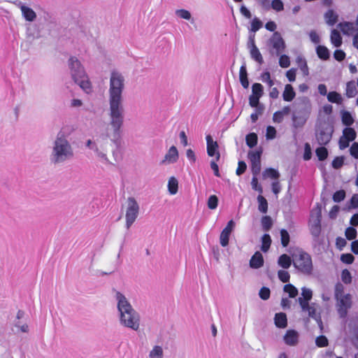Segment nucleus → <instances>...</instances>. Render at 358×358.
<instances>
[{
  "instance_id": "nucleus-1",
  "label": "nucleus",
  "mask_w": 358,
  "mask_h": 358,
  "mask_svg": "<svg viewBox=\"0 0 358 358\" xmlns=\"http://www.w3.org/2000/svg\"><path fill=\"white\" fill-rule=\"evenodd\" d=\"M124 88V77L117 71L110 73L108 90L110 125L113 133L111 141L117 143L120 138V129L124 122V107L122 92Z\"/></svg>"
},
{
  "instance_id": "nucleus-2",
  "label": "nucleus",
  "mask_w": 358,
  "mask_h": 358,
  "mask_svg": "<svg viewBox=\"0 0 358 358\" xmlns=\"http://www.w3.org/2000/svg\"><path fill=\"white\" fill-rule=\"evenodd\" d=\"M113 292L117 302L120 324L124 327L138 331L140 327V315L124 294L115 289Z\"/></svg>"
},
{
  "instance_id": "nucleus-3",
  "label": "nucleus",
  "mask_w": 358,
  "mask_h": 358,
  "mask_svg": "<svg viewBox=\"0 0 358 358\" xmlns=\"http://www.w3.org/2000/svg\"><path fill=\"white\" fill-rule=\"evenodd\" d=\"M73 148L62 132L58 133L52 144L50 160L53 164H60L72 159Z\"/></svg>"
},
{
  "instance_id": "nucleus-4",
  "label": "nucleus",
  "mask_w": 358,
  "mask_h": 358,
  "mask_svg": "<svg viewBox=\"0 0 358 358\" xmlns=\"http://www.w3.org/2000/svg\"><path fill=\"white\" fill-rule=\"evenodd\" d=\"M69 66L72 79L86 93L92 91V85L85 70L80 62L76 57H71L69 59Z\"/></svg>"
},
{
  "instance_id": "nucleus-5",
  "label": "nucleus",
  "mask_w": 358,
  "mask_h": 358,
  "mask_svg": "<svg viewBox=\"0 0 358 358\" xmlns=\"http://www.w3.org/2000/svg\"><path fill=\"white\" fill-rule=\"evenodd\" d=\"M345 287L341 282H337L334 287V299L336 308L339 317L342 319L347 317L348 310L352 306V297L349 293L345 294Z\"/></svg>"
},
{
  "instance_id": "nucleus-6",
  "label": "nucleus",
  "mask_w": 358,
  "mask_h": 358,
  "mask_svg": "<svg viewBox=\"0 0 358 358\" xmlns=\"http://www.w3.org/2000/svg\"><path fill=\"white\" fill-rule=\"evenodd\" d=\"M294 266L301 273L310 275L313 271V264L311 256L303 250L298 249L296 253L293 255Z\"/></svg>"
},
{
  "instance_id": "nucleus-7",
  "label": "nucleus",
  "mask_w": 358,
  "mask_h": 358,
  "mask_svg": "<svg viewBox=\"0 0 358 358\" xmlns=\"http://www.w3.org/2000/svg\"><path fill=\"white\" fill-rule=\"evenodd\" d=\"M334 131V125L328 122L320 123L316 128L315 137L320 145H327L331 140Z\"/></svg>"
},
{
  "instance_id": "nucleus-8",
  "label": "nucleus",
  "mask_w": 358,
  "mask_h": 358,
  "mask_svg": "<svg viewBox=\"0 0 358 358\" xmlns=\"http://www.w3.org/2000/svg\"><path fill=\"white\" fill-rule=\"evenodd\" d=\"M322 211L317 207L310 211L308 227L315 241H317L321 234Z\"/></svg>"
},
{
  "instance_id": "nucleus-9",
  "label": "nucleus",
  "mask_w": 358,
  "mask_h": 358,
  "mask_svg": "<svg viewBox=\"0 0 358 358\" xmlns=\"http://www.w3.org/2000/svg\"><path fill=\"white\" fill-rule=\"evenodd\" d=\"M140 207L134 197L127 199V206L126 209V227L129 229L134 223L139 214Z\"/></svg>"
},
{
  "instance_id": "nucleus-10",
  "label": "nucleus",
  "mask_w": 358,
  "mask_h": 358,
  "mask_svg": "<svg viewBox=\"0 0 358 358\" xmlns=\"http://www.w3.org/2000/svg\"><path fill=\"white\" fill-rule=\"evenodd\" d=\"M268 45L271 48L270 53L276 56L280 55L286 48L285 42L278 31H274L268 41Z\"/></svg>"
},
{
  "instance_id": "nucleus-11",
  "label": "nucleus",
  "mask_w": 358,
  "mask_h": 358,
  "mask_svg": "<svg viewBox=\"0 0 358 358\" xmlns=\"http://www.w3.org/2000/svg\"><path fill=\"white\" fill-rule=\"evenodd\" d=\"M300 306L303 311L308 312V316L314 319L320 328L322 329L323 324L320 313L317 312L316 304L314 303L309 304V303H305L303 301L300 300Z\"/></svg>"
},
{
  "instance_id": "nucleus-12",
  "label": "nucleus",
  "mask_w": 358,
  "mask_h": 358,
  "mask_svg": "<svg viewBox=\"0 0 358 358\" xmlns=\"http://www.w3.org/2000/svg\"><path fill=\"white\" fill-rule=\"evenodd\" d=\"M296 106L294 113L308 118L311 112V103L309 99L307 97L302 98L299 102L296 103Z\"/></svg>"
},
{
  "instance_id": "nucleus-13",
  "label": "nucleus",
  "mask_w": 358,
  "mask_h": 358,
  "mask_svg": "<svg viewBox=\"0 0 358 358\" xmlns=\"http://www.w3.org/2000/svg\"><path fill=\"white\" fill-rule=\"evenodd\" d=\"M262 151H250L248 152V158L251 163V170L253 175H259L261 171Z\"/></svg>"
},
{
  "instance_id": "nucleus-14",
  "label": "nucleus",
  "mask_w": 358,
  "mask_h": 358,
  "mask_svg": "<svg viewBox=\"0 0 358 358\" xmlns=\"http://www.w3.org/2000/svg\"><path fill=\"white\" fill-rule=\"evenodd\" d=\"M235 227V222L231 220L227 222V226L222 231L220 236V243L222 247H226L229 244V236Z\"/></svg>"
},
{
  "instance_id": "nucleus-15",
  "label": "nucleus",
  "mask_w": 358,
  "mask_h": 358,
  "mask_svg": "<svg viewBox=\"0 0 358 358\" xmlns=\"http://www.w3.org/2000/svg\"><path fill=\"white\" fill-rule=\"evenodd\" d=\"M206 143H207V153L210 157H216V161H218L220 158V154L217 150L218 144L216 141L213 140L210 135L206 136Z\"/></svg>"
},
{
  "instance_id": "nucleus-16",
  "label": "nucleus",
  "mask_w": 358,
  "mask_h": 358,
  "mask_svg": "<svg viewBox=\"0 0 358 358\" xmlns=\"http://www.w3.org/2000/svg\"><path fill=\"white\" fill-rule=\"evenodd\" d=\"M358 26L357 24L350 22H343L338 24V27L341 29L344 35L351 36L358 31Z\"/></svg>"
},
{
  "instance_id": "nucleus-17",
  "label": "nucleus",
  "mask_w": 358,
  "mask_h": 358,
  "mask_svg": "<svg viewBox=\"0 0 358 358\" xmlns=\"http://www.w3.org/2000/svg\"><path fill=\"white\" fill-rule=\"evenodd\" d=\"M178 159V152L177 148L171 146L164 156V159L162 161V164H170L176 162Z\"/></svg>"
},
{
  "instance_id": "nucleus-18",
  "label": "nucleus",
  "mask_w": 358,
  "mask_h": 358,
  "mask_svg": "<svg viewBox=\"0 0 358 358\" xmlns=\"http://www.w3.org/2000/svg\"><path fill=\"white\" fill-rule=\"evenodd\" d=\"M285 343L290 346H294L299 341V334L295 330H288L284 336Z\"/></svg>"
},
{
  "instance_id": "nucleus-19",
  "label": "nucleus",
  "mask_w": 358,
  "mask_h": 358,
  "mask_svg": "<svg viewBox=\"0 0 358 358\" xmlns=\"http://www.w3.org/2000/svg\"><path fill=\"white\" fill-rule=\"evenodd\" d=\"M264 258L262 253L257 251L251 257L250 260V266L252 268L257 269L263 266Z\"/></svg>"
},
{
  "instance_id": "nucleus-20",
  "label": "nucleus",
  "mask_w": 358,
  "mask_h": 358,
  "mask_svg": "<svg viewBox=\"0 0 358 358\" xmlns=\"http://www.w3.org/2000/svg\"><path fill=\"white\" fill-rule=\"evenodd\" d=\"M20 10L22 16L27 21L33 22L36 20V14L31 8L22 4L20 6Z\"/></svg>"
},
{
  "instance_id": "nucleus-21",
  "label": "nucleus",
  "mask_w": 358,
  "mask_h": 358,
  "mask_svg": "<svg viewBox=\"0 0 358 358\" xmlns=\"http://www.w3.org/2000/svg\"><path fill=\"white\" fill-rule=\"evenodd\" d=\"M324 17L329 26H334L338 21V15L334 10L329 9L324 13Z\"/></svg>"
},
{
  "instance_id": "nucleus-22",
  "label": "nucleus",
  "mask_w": 358,
  "mask_h": 358,
  "mask_svg": "<svg viewBox=\"0 0 358 358\" xmlns=\"http://www.w3.org/2000/svg\"><path fill=\"white\" fill-rule=\"evenodd\" d=\"M274 322L278 328H285L287 325V315L284 313H278L275 315Z\"/></svg>"
},
{
  "instance_id": "nucleus-23",
  "label": "nucleus",
  "mask_w": 358,
  "mask_h": 358,
  "mask_svg": "<svg viewBox=\"0 0 358 358\" xmlns=\"http://www.w3.org/2000/svg\"><path fill=\"white\" fill-rule=\"evenodd\" d=\"M296 93L293 87L289 84H287L285 86V90L282 93L283 100L288 102L292 101L294 99Z\"/></svg>"
},
{
  "instance_id": "nucleus-24",
  "label": "nucleus",
  "mask_w": 358,
  "mask_h": 358,
  "mask_svg": "<svg viewBox=\"0 0 358 358\" xmlns=\"http://www.w3.org/2000/svg\"><path fill=\"white\" fill-rule=\"evenodd\" d=\"M98 160L106 165L111 164V162L108 159L106 152L103 150H100L99 148H95L94 150Z\"/></svg>"
},
{
  "instance_id": "nucleus-25",
  "label": "nucleus",
  "mask_w": 358,
  "mask_h": 358,
  "mask_svg": "<svg viewBox=\"0 0 358 358\" xmlns=\"http://www.w3.org/2000/svg\"><path fill=\"white\" fill-rule=\"evenodd\" d=\"M239 78L242 86L247 89L249 86V81L248 79V73L245 65H242L240 68Z\"/></svg>"
},
{
  "instance_id": "nucleus-26",
  "label": "nucleus",
  "mask_w": 358,
  "mask_h": 358,
  "mask_svg": "<svg viewBox=\"0 0 358 358\" xmlns=\"http://www.w3.org/2000/svg\"><path fill=\"white\" fill-rule=\"evenodd\" d=\"M357 94L356 85L353 80L349 81L346 84L345 95L348 98L355 97Z\"/></svg>"
},
{
  "instance_id": "nucleus-27",
  "label": "nucleus",
  "mask_w": 358,
  "mask_h": 358,
  "mask_svg": "<svg viewBox=\"0 0 358 358\" xmlns=\"http://www.w3.org/2000/svg\"><path fill=\"white\" fill-rule=\"evenodd\" d=\"M251 58L257 62L259 64L264 63L263 57L257 46L253 47L252 49L249 50Z\"/></svg>"
},
{
  "instance_id": "nucleus-28",
  "label": "nucleus",
  "mask_w": 358,
  "mask_h": 358,
  "mask_svg": "<svg viewBox=\"0 0 358 358\" xmlns=\"http://www.w3.org/2000/svg\"><path fill=\"white\" fill-rule=\"evenodd\" d=\"M308 119V118L303 117V115H299L297 114L293 113L292 121L294 127H302L306 124Z\"/></svg>"
},
{
  "instance_id": "nucleus-29",
  "label": "nucleus",
  "mask_w": 358,
  "mask_h": 358,
  "mask_svg": "<svg viewBox=\"0 0 358 358\" xmlns=\"http://www.w3.org/2000/svg\"><path fill=\"white\" fill-rule=\"evenodd\" d=\"M262 177L264 179L271 178L278 180L280 177L279 172L273 168H267L262 173Z\"/></svg>"
},
{
  "instance_id": "nucleus-30",
  "label": "nucleus",
  "mask_w": 358,
  "mask_h": 358,
  "mask_svg": "<svg viewBox=\"0 0 358 358\" xmlns=\"http://www.w3.org/2000/svg\"><path fill=\"white\" fill-rule=\"evenodd\" d=\"M296 62L303 73L305 76H308L309 74V69L306 59L301 56H298L296 59Z\"/></svg>"
},
{
  "instance_id": "nucleus-31",
  "label": "nucleus",
  "mask_w": 358,
  "mask_h": 358,
  "mask_svg": "<svg viewBox=\"0 0 358 358\" xmlns=\"http://www.w3.org/2000/svg\"><path fill=\"white\" fill-rule=\"evenodd\" d=\"M331 42L336 48L342 45V37L336 29H333L331 32Z\"/></svg>"
},
{
  "instance_id": "nucleus-32",
  "label": "nucleus",
  "mask_w": 358,
  "mask_h": 358,
  "mask_svg": "<svg viewBox=\"0 0 358 358\" xmlns=\"http://www.w3.org/2000/svg\"><path fill=\"white\" fill-rule=\"evenodd\" d=\"M316 53L318 57L322 60H327L329 58V51L324 45H318L316 48Z\"/></svg>"
},
{
  "instance_id": "nucleus-33",
  "label": "nucleus",
  "mask_w": 358,
  "mask_h": 358,
  "mask_svg": "<svg viewBox=\"0 0 358 358\" xmlns=\"http://www.w3.org/2000/svg\"><path fill=\"white\" fill-rule=\"evenodd\" d=\"M278 263L280 266L287 269L290 267L292 259L287 255L284 254L279 257Z\"/></svg>"
},
{
  "instance_id": "nucleus-34",
  "label": "nucleus",
  "mask_w": 358,
  "mask_h": 358,
  "mask_svg": "<svg viewBox=\"0 0 358 358\" xmlns=\"http://www.w3.org/2000/svg\"><path fill=\"white\" fill-rule=\"evenodd\" d=\"M327 100L331 103L341 104L343 102V97L336 92H330L327 94Z\"/></svg>"
},
{
  "instance_id": "nucleus-35",
  "label": "nucleus",
  "mask_w": 358,
  "mask_h": 358,
  "mask_svg": "<svg viewBox=\"0 0 358 358\" xmlns=\"http://www.w3.org/2000/svg\"><path fill=\"white\" fill-rule=\"evenodd\" d=\"M178 182L175 177H171L168 182V189L171 194H176L178 192Z\"/></svg>"
},
{
  "instance_id": "nucleus-36",
  "label": "nucleus",
  "mask_w": 358,
  "mask_h": 358,
  "mask_svg": "<svg viewBox=\"0 0 358 358\" xmlns=\"http://www.w3.org/2000/svg\"><path fill=\"white\" fill-rule=\"evenodd\" d=\"M261 250L264 252H266L271 244V238L269 234H265L262 236Z\"/></svg>"
},
{
  "instance_id": "nucleus-37",
  "label": "nucleus",
  "mask_w": 358,
  "mask_h": 358,
  "mask_svg": "<svg viewBox=\"0 0 358 358\" xmlns=\"http://www.w3.org/2000/svg\"><path fill=\"white\" fill-rule=\"evenodd\" d=\"M258 210L262 213H266L268 210V202L261 194L257 196Z\"/></svg>"
},
{
  "instance_id": "nucleus-38",
  "label": "nucleus",
  "mask_w": 358,
  "mask_h": 358,
  "mask_svg": "<svg viewBox=\"0 0 358 358\" xmlns=\"http://www.w3.org/2000/svg\"><path fill=\"white\" fill-rule=\"evenodd\" d=\"M341 119L343 124L347 127H350L354 122L353 117L350 113L346 110L342 111Z\"/></svg>"
},
{
  "instance_id": "nucleus-39",
  "label": "nucleus",
  "mask_w": 358,
  "mask_h": 358,
  "mask_svg": "<svg viewBox=\"0 0 358 358\" xmlns=\"http://www.w3.org/2000/svg\"><path fill=\"white\" fill-rule=\"evenodd\" d=\"M301 295L302 297H299L298 299L299 303H300V300L303 301L305 303H308V301L312 299L313 292L309 288L303 287L301 289Z\"/></svg>"
},
{
  "instance_id": "nucleus-40",
  "label": "nucleus",
  "mask_w": 358,
  "mask_h": 358,
  "mask_svg": "<svg viewBox=\"0 0 358 358\" xmlns=\"http://www.w3.org/2000/svg\"><path fill=\"white\" fill-rule=\"evenodd\" d=\"M262 229L265 231H268L271 229L273 225V221L270 216H263L261 220Z\"/></svg>"
},
{
  "instance_id": "nucleus-41",
  "label": "nucleus",
  "mask_w": 358,
  "mask_h": 358,
  "mask_svg": "<svg viewBox=\"0 0 358 358\" xmlns=\"http://www.w3.org/2000/svg\"><path fill=\"white\" fill-rule=\"evenodd\" d=\"M163 349L159 345H155L149 353V358H163Z\"/></svg>"
},
{
  "instance_id": "nucleus-42",
  "label": "nucleus",
  "mask_w": 358,
  "mask_h": 358,
  "mask_svg": "<svg viewBox=\"0 0 358 358\" xmlns=\"http://www.w3.org/2000/svg\"><path fill=\"white\" fill-rule=\"evenodd\" d=\"M342 136L350 141H353L356 138L357 134L353 128L348 127L343 130Z\"/></svg>"
},
{
  "instance_id": "nucleus-43",
  "label": "nucleus",
  "mask_w": 358,
  "mask_h": 358,
  "mask_svg": "<svg viewBox=\"0 0 358 358\" xmlns=\"http://www.w3.org/2000/svg\"><path fill=\"white\" fill-rule=\"evenodd\" d=\"M315 154L320 161H324L328 157V150L324 145H322L316 149Z\"/></svg>"
},
{
  "instance_id": "nucleus-44",
  "label": "nucleus",
  "mask_w": 358,
  "mask_h": 358,
  "mask_svg": "<svg viewBox=\"0 0 358 358\" xmlns=\"http://www.w3.org/2000/svg\"><path fill=\"white\" fill-rule=\"evenodd\" d=\"M245 141L247 145L252 148L257 143V135L255 133H250L246 136Z\"/></svg>"
},
{
  "instance_id": "nucleus-45",
  "label": "nucleus",
  "mask_w": 358,
  "mask_h": 358,
  "mask_svg": "<svg viewBox=\"0 0 358 358\" xmlns=\"http://www.w3.org/2000/svg\"><path fill=\"white\" fill-rule=\"evenodd\" d=\"M264 93L263 86L260 83H255L252 86V95L261 97Z\"/></svg>"
},
{
  "instance_id": "nucleus-46",
  "label": "nucleus",
  "mask_w": 358,
  "mask_h": 358,
  "mask_svg": "<svg viewBox=\"0 0 358 358\" xmlns=\"http://www.w3.org/2000/svg\"><path fill=\"white\" fill-rule=\"evenodd\" d=\"M289 234L288 231L286 229H281L280 230V241L281 244L283 247H287L289 243Z\"/></svg>"
},
{
  "instance_id": "nucleus-47",
  "label": "nucleus",
  "mask_w": 358,
  "mask_h": 358,
  "mask_svg": "<svg viewBox=\"0 0 358 358\" xmlns=\"http://www.w3.org/2000/svg\"><path fill=\"white\" fill-rule=\"evenodd\" d=\"M284 291L288 293L291 298H294L298 294L297 289L292 284L285 285L284 286Z\"/></svg>"
},
{
  "instance_id": "nucleus-48",
  "label": "nucleus",
  "mask_w": 358,
  "mask_h": 358,
  "mask_svg": "<svg viewBox=\"0 0 358 358\" xmlns=\"http://www.w3.org/2000/svg\"><path fill=\"white\" fill-rule=\"evenodd\" d=\"M270 6L271 8L276 12H280L284 10V3L281 0H272Z\"/></svg>"
},
{
  "instance_id": "nucleus-49",
  "label": "nucleus",
  "mask_w": 358,
  "mask_h": 358,
  "mask_svg": "<svg viewBox=\"0 0 358 358\" xmlns=\"http://www.w3.org/2000/svg\"><path fill=\"white\" fill-rule=\"evenodd\" d=\"M176 15L181 19L189 20L191 19V13L185 9H178L176 10Z\"/></svg>"
},
{
  "instance_id": "nucleus-50",
  "label": "nucleus",
  "mask_w": 358,
  "mask_h": 358,
  "mask_svg": "<svg viewBox=\"0 0 358 358\" xmlns=\"http://www.w3.org/2000/svg\"><path fill=\"white\" fill-rule=\"evenodd\" d=\"M207 205L209 209L214 210L217 207L218 198L215 195H211L208 199Z\"/></svg>"
},
{
  "instance_id": "nucleus-51",
  "label": "nucleus",
  "mask_w": 358,
  "mask_h": 358,
  "mask_svg": "<svg viewBox=\"0 0 358 358\" xmlns=\"http://www.w3.org/2000/svg\"><path fill=\"white\" fill-rule=\"evenodd\" d=\"M257 175H253V177H252V181H251V185H252V188L254 190L257 191L261 194L263 192V188L261 186V185L259 184L258 179H257Z\"/></svg>"
},
{
  "instance_id": "nucleus-52",
  "label": "nucleus",
  "mask_w": 358,
  "mask_h": 358,
  "mask_svg": "<svg viewBox=\"0 0 358 358\" xmlns=\"http://www.w3.org/2000/svg\"><path fill=\"white\" fill-rule=\"evenodd\" d=\"M279 64L282 68H287L290 65L289 57L286 55H279Z\"/></svg>"
},
{
  "instance_id": "nucleus-53",
  "label": "nucleus",
  "mask_w": 358,
  "mask_h": 358,
  "mask_svg": "<svg viewBox=\"0 0 358 358\" xmlns=\"http://www.w3.org/2000/svg\"><path fill=\"white\" fill-rule=\"evenodd\" d=\"M345 197V192L343 189L336 191L333 194V200L334 202L338 203L344 200Z\"/></svg>"
},
{
  "instance_id": "nucleus-54",
  "label": "nucleus",
  "mask_w": 358,
  "mask_h": 358,
  "mask_svg": "<svg viewBox=\"0 0 358 358\" xmlns=\"http://www.w3.org/2000/svg\"><path fill=\"white\" fill-rule=\"evenodd\" d=\"M278 276L282 282H288L289 281L290 275L289 272L285 270H280L278 272Z\"/></svg>"
},
{
  "instance_id": "nucleus-55",
  "label": "nucleus",
  "mask_w": 358,
  "mask_h": 358,
  "mask_svg": "<svg viewBox=\"0 0 358 358\" xmlns=\"http://www.w3.org/2000/svg\"><path fill=\"white\" fill-rule=\"evenodd\" d=\"M341 279L345 284H350L352 282L350 272L348 269H344L341 273Z\"/></svg>"
},
{
  "instance_id": "nucleus-56",
  "label": "nucleus",
  "mask_w": 358,
  "mask_h": 358,
  "mask_svg": "<svg viewBox=\"0 0 358 358\" xmlns=\"http://www.w3.org/2000/svg\"><path fill=\"white\" fill-rule=\"evenodd\" d=\"M276 136V129L273 126H268L266 128V138L267 140L274 139Z\"/></svg>"
},
{
  "instance_id": "nucleus-57",
  "label": "nucleus",
  "mask_w": 358,
  "mask_h": 358,
  "mask_svg": "<svg viewBox=\"0 0 358 358\" xmlns=\"http://www.w3.org/2000/svg\"><path fill=\"white\" fill-rule=\"evenodd\" d=\"M345 236L348 240H353L357 236V230L353 227H348L345 232Z\"/></svg>"
},
{
  "instance_id": "nucleus-58",
  "label": "nucleus",
  "mask_w": 358,
  "mask_h": 358,
  "mask_svg": "<svg viewBox=\"0 0 358 358\" xmlns=\"http://www.w3.org/2000/svg\"><path fill=\"white\" fill-rule=\"evenodd\" d=\"M315 343L317 347L323 348L328 345V340L324 336H320L316 338Z\"/></svg>"
},
{
  "instance_id": "nucleus-59",
  "label": "nucleus",
  "mask_w": 358,
  "mask_h": 358,
  "mask_svg": "<svg viewBox=\"0 0 358 358\" xmlns=\"http://www.w3.org/2000/svg\"><path fill=\"white\" fill-rule=\"evenodd\" d=\"M262 27V22L257 17H255L251 22L250 30L253 32L257 31Z\"/></svg>"
},
{
  "instance_id": "nucleus-60",
  "label": "nucleus",
  "mask_w": 358,
  "mask_h": 358,
  "mask_svg": "<svg viewBox=\"0 0 358 358\" xmlns=\"http://www.w3.org/2000/svg\"><path fill=\"white\" fill-rule=\"evenodd\" d=\"M312 157V152H311V148L309 143H306L304 145V153L303 158L305 161H308L311 159Z\"/></svg>"
},
{
  "instance_id": "nucleus-61",
  "label": "nucleus",
  "mask_w": 358,
  "mask_h": 358,
  "mask_svg": "<svg viewBox=\"0 0 358 358\" xmlns=\"http://www.w3.org/2000/svg\"><path fill=\"white\" fill-rule=\"evenodd\" d=\"M270 294H271L270 289L268 287H263L259 290V295L262 299L267 300L270 297Z\"/></svg>"
},
{
  "instance_id": "nucleus-62",
  "label": "nucleus",
  "mask_w": 358,
  "mask_h": 358,
  "mask_svg": "<svg viewBox=\"0 0 358 358\" xmlns=\"http://www.w3.org/2000/svg\"><path fill=\"white\" fill-rule=\"evenodd\" d=\"M350 142H351L348 138H345V136H341L338 141V146L341 150H344L349 147Z\"/></svg>"
},
{
  "instance_id": "nucleus-63",
  "label": "nucleus",
  "mask_w": 358,
  "mask_h": 358,
  "mask_svg": "<svg viewBox=\"0 0 358 358\" xmlns=\"http://www.w3.org/2000/svg\"><path fill=\"white\" fill-rule=\"evenodd\" d=\"M355 257L350 253L342 254L341 256V260L345 264H350L354 262Z\"/></svg>"
},
{
  "instance_id": "nucleus-64",
  "label": "nucleus",
  "mask_w": 358,
  "mask_h": 358,
  "mask_svg": "<svg viewBox=\"0 0 358 358\" xmlns=\"http://www.w3.org/2000/svg\"><path fill=\"white\" fill-rule=\"evenodd\" d=\"M343 163L344 158L343 157H336L333 160L331 165L334 169H338L343 165Z\"/></svg>"
}]
</instances>
